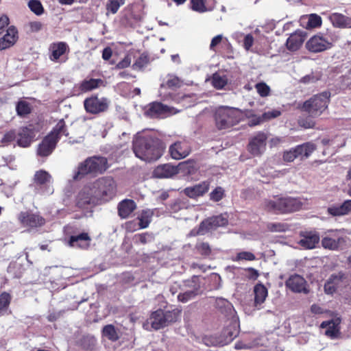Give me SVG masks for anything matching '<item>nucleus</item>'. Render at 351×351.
Instances as JSON below:
<instances>
[{
  "instance_id": "nucleus-1",
  "label": "nucleus",
  "mask_w": 351,
  "mask_h": 351,
  "mask_svg": "<svg viewBox=\"0 0 351 351\" xmlns=\"http://www.w3.org/2000/svg\"><path fill=\"white\" fill-rule=\"evenodd\" d=\"M162 141L154 136L136 135L133 140L135 156L142 160L152 162L159 159L165 150Z\"/></svg>"
},
{
  "instance_id": "nucleus-2",
  "label": "nucleus",
  "mask_w": 351,
  "mask_h": 351,
  "mask_svg": "<svg viewBox=\"0 0 351 351\" xmlns=\"http://www.w3.org/2000/svg\"><path fill=\"white\" fill-rule=\"evenodd\" d=\"M65 128V123L63 119L60 120L53 130L48 134L38 145L37 154L40 156H48L50 155L56 146L57 142L62 135L68 136Z\"/></svg>"
},
{
  "instance_id": "nucleus-3",
  "label": "nucleus",
  "mask_w": 351,
  "mask_h": 351,
  "mask_svg": "<svg viewBox=\"0 0 351 351\" xmlns=\"http://www.w3.org/2000/svg\"><path fill=\"white\" fill-rule=\"evenodd\" d=\"M241 111L237 108L222 106L215 112V122L218 129L229 128L237 124L241 119Z\"/></svg>"
},
{
  "instance_id": "nucleus-4",
  "label": "nucleus",
  "mask_w": 351,
  "mask_h": 351,
  "mask_svg": "<svg viewBox=\"0 0 351 351\" xmlns=\"http://www.w3.org/2000/svg\"><path fill=\"white\" fill-rule=\"evenodd\" d=\"M88 184L99 202L108 201L116 194L117 184L111 177H102Z\"/></svg>"
},
{
  "instance_id": "nucleus-5",
  "label": "nucleus",
  "mask_w": 351,
  "mask_h": 351,
  "mask_svg": "<svg viewBox=\"0 0 351 351\" xmlns=\"http://www.w3.org/2000/svg\"><path fill=\"white\" fill-rule=\"evenodd\" d=\"M181 311L178 308H174L171 311H164L158 309L152 313L147 323L154 330L162 328L171 323L176 322L180 317Z\"/></svg>"
},
{
  "instance_id": "nucleus-6",
  "label": "nucleus",
  "mask_w": 351,
  "mask_h": 351,
  "mask_svg": "<svg viewBox=\"0 0 351 351\" xmlns=\"http://www.w3.org/2000/svg\"><path fill=\"white\" fill-rule=\"evenodd\" d=\"M108 162L105 157L93 156L87 158L81 163L73 175V180H80L84 175L90 173H102L108 168Z\"/></svg>"
},
{
  "instance_id": "nucleus-7",
  "label": "nucleus",
  "mask_w": 351,
  "mask_h": 351,
  "mask_svg": "<svg viewBox=\"0 0 351 351\" xmlns=\"http://www.w3.org/2000/svg\"><path fill=\"white\" fill-rule=\"evenodd\" d=\"M330 94L328 92H323L315 95L304 102L302 110L311 117L320 116L328 108Z\"/></svg>"
},
{
  "instance_id": "nucleus-8",
  "label": "nucleus",
  "mask_w": 351,
  "mask_h": 351,
  "mask_svg": "<svg viewBox=\"0 0 351 351\" xmlns=\"http://www.w3.org/2000/svg\"><path fill=\"white\" fill-rule=\"evenodd\" d=\"M265 208L274 213H289L299 210L302 204L298 199L293 197L275 198L265 202Z\"/></svg>"
},
{
  "instance_id": "nucleus-9",
  "label": "nucleus",
  "mask_w": 351,
  "mask_h": 351,
  "mask_svg": "<svg viewBox=\"0 0 351 351\" xmlns=\"http://www.w3.org/2000/svg\"><path fill=\"white\" fill-rule=\"evenodd\" d=\"M337 40V36L332 33L317 34L306 43V48L313 53L322 52L330 49Z\"/></svg>"
},
{
  "instance_id": "nucleus-10",
  "label": "nucleus",
  "mask_w": 351,
  "mask_h": 351,
  "mask_svg": "<svg viewBox=\"0 0 351 351\" xmlns=\"http://www.w3.org/2000/svg\"><path fill=\"white\" fill-rule=\"evenodd\" d=\"M110 101L104 97L92 95L84 101V106L86 112L92 114H97L106 112L109 108Z\"/></svg>"
},
{
  "instance_id": "nucleus-11",
  "label": "nucleus",
  "mask_w": 351,
  "mask_h": 351,
  "mask_svg": "<svg viewBox=\"0 0 351 351\" xmlns=\"http://www.w3.org/2000/svg\"><path fill=\"white\" fill-rule=\"evenodd\" d=\"M99 202L89 184L80 191L76 198V205L80 208H88V206L92 207Z\"/></svg>"
},
{
  "instance_id": "nucleus-12",
  "label": "nucleus",
  "mask_w": 351,
  "mask_h": 351,
  "mask_svg": "<svg viewBox=\"0 0 351 351\" xmlns=\"http://www.w3.org/2000/svg\"><path fill=\"white\" fill-rule=\"evenodd\" d=\"M228 223V219L226 214H221L209 217L200 223L197 234L203 235L207 232L215 230L218 227L225 226Z\"/></svg>"
},
{
  "instance_id": "nucleus-13",
  "label": "nucleus",
  "mask_w": 351,
  "mask_h": 351,
  "mask_svg": "<svg viewBox=\"0 0 351 351\" xmlns=\"http://www.w3.org/2000/svg\"><path fill=\"white\" fill-rule=\"evenodd\" d=\"M267 136L264 132H258L254 135L248 144V151L254 156H261L266 149Z\"/></svg>"
},
{
  "instance_id": "nucleus-14",
  "label": "nucleus",
  "mask_w": 351,
  "mask_h": 351,
  "mask_svg": "<svg viewBox=\"0 0 351 351\" xmlns=\"http://www.w3.org/2000/svg\"><path fill=\"white\" fill-rule=\"evenodd\" d=\"M36 134L35 127L32 124L21 128L16 133L17 145L22 147H29L36 136Z\"/></svg>"
},
{
  "instance_id": "nucleus-15",
  "label": "nucleus",
  "mask_w": 351,
  "mask_h": 351,
  "mask_svg": "<svg viewBox=\"0 0 351 351\" xmlns=\"http://www.w3.org/2000/svg\"><path fill=\"white\" fill-rule=\"evenodd\" d=\"M52 178L51 175L45 170L37 171L34 177V182L36 186L44 187V194L49 195L53 192V189L50 186Z\"/></svg>"
},
{
  "instance_id": "nucleus-16",
  "label": "nucleus",
  "mask_w": 351,
  "mask_h": 351,
  "mask_svg": "<svg viewBox=\"0 0 351 351\" xmlns=\"http://www.w3.org/2000/svg\"><path fill=\"white\" fill-rule=\"evenodd\" d=\"M191 152V147L186 142L178 141L172 144L169 149V152L172 158L180 160L188 156Z\"/></svg>"
},
{
  "instance_id": "nucleus-17",
  "label": "nucleus",
  "mask_w": 351,
  "mask_h": 351,
  "mask_svg": "<svg viewBox=\"0 0 351 351\" xmlns=\"http://www.w3.org/2000/svg\"><path fill=\"white\" fill-rule=\"evenodd\" d=\"M18 219L21 224L25 227L36 228L45 223V219L38 215L28 212H21Z\"/></svg>"
},
{
  "instance_id": "nucleus-18",
  "label": "nucleus",
  "mask_w": 351,
  "mask_h": 351,
  "mask_svg": "<svg viewBox=\"0 0 351 351\" xmlns=\"http://www.w3.org/2000/svg\"><path fill=\"white\" fill-rule=\"evenodd\" d=\"M320 237L316 232H306L302 233L298 243L304 249L311 250L319 243Z\"/></svg>"
},
{
  "instance_id": "nucleus-19",
  "label": "nucleus",
  "mask_w": 351,
  "mask_h": 351,
  "mask_svg": "<svg viewBox=\"0 0 351 351\" xmlns=\"http://www.w3.org/2000/svg\"><path fill=\"white\" fill-rule=\"evenodd\" d=\"M337 231L330 230L322 239V245L325 249L336 250L344 242L343 238L337 234Z\"/></svg>"
},
{
  "instance_id": "nucleus-20",
  "label": "nucleus",
  "mask_w": 351,
  "mask_h": 351,
  "mask_svg": "<svg viewBox=\"0 0 351 351\" xmlns=\"http://www.w3.org/2000/svg\"><path fill=\"white\" fill-rule=\"evenodd\" d=\"M285 285L293 292L306 293V281L303 277L300 275L295 274L291 276L286 281Z\"/></svg>"
},
{
  "instance_id": "nucleus-21",
  "label": "nucleus",
  "mask_w": 351,
  "mask_h": 351,
  "mask_svg": "<svg viewBox=\"0 0 351 351\" xmlns=\"http://www.w3.org/2000/svg\"><path fill=\"white\" fill-rule=\"evenodd\" d=\"M210 186V182L204 181L192 186L184 189V193L190 198L195 199L206 193Z\"/></svg>"
},
{
  "instance_id": "nucleus-22",
  "label": "nucleus",
  "mask_w": 351,
  "mask_h": 351,
  "mask_svg": "<svg viewBox=\"0 0 351 351\" xmlns=\"http://www.w3.org/2000/svg\"><path fill=\"white\" fill-rule=\"evenodd\" d=\"M328 19L335 27L351 28V18L341 13L333 12L328 15Z\"/></svg>"
},
{
  "instance_id": "nucleus-23",
  "label": "nucleus",
  "mask_w": 351,
  "mask_h": 351,
  "mask_svg": "<svg viewBox=\"0 0 351 351\" xmlns=\"http://www.w3.org/2000/svg\"><path fill=\"white\" fill-rule=\"evenodd\" d=\"M169 113L171 108L160 102L152 103L147 111V114L152 118L162 117Z\"/></svg>"
},
{
  "instance_id": "nucleus-24",
  "label": "nucleus",
  "mask_w": 351,
  "mask_h": 351,
  "mask_svg": "<svg viewBox=\"0 0 351 351\" xmlns=\"http://www.w3.org/2000/svg\"><path fill=\"white\" fill-rule=\"evenodd\" d=\"M178 173V168L170 164L158 166L154 171V176L158 178H170Z\"/></svg>"
},
{
  "instance_id": "nucleus-25",
  "label": "nucleus",
  "mask_w": 351,
  "mask_h": 351,
  "mask_svg": "<svg viewBox=\"0 0 351 351\" xmlns=\"http://www.w3.org/2000/svg\"><path fill=\"white\" fill-rule=\"evenodd\" d=\"M18 32L14 27L7 29V33L0 39V49L3 50L12 46L16 41Z\"/></svg>"
},
{
  "instance_id": "nucleus-26",
  "label": "nucleus",
  "mask_w": 351,
  "mask_h": 351,
  "mask_svg": "<svg viewBox=\"0 0 351 351\" xmlns=\"http://www.w3.org/2000/svg\"><path fill=\"white\" fill-rule=\"evenodd\" d=\"M68 49V45L64 42L54 43L49 46V59L51 61L57 62Z\"/></svg>"
},
{
  "instance_id": "nucleus-27",
  "label": "nucleus",
  "mask_w": 351,
  "mask_h": 351,
  "mask_svg": "<svg viewBox=\"0 0 351 351\" xmlns=\"http://www.w3.org/2000/svg\"><path fill=\"white\" fill-rule=\"evenodd\" d=\"M304 35L302 32H295L287 40L286 45L289 50L295 51L300 49L304 41Z\"/></svg>"
},
{
  "instance_id": "nucleus-28",
  "label": "nucleus",
  "mask_w": 351,
  "mask_h": 351,
  "mask_svg": "<svg viewBox=\"0 0 351 351\" xmlns=\"http://www.w3.org/2000/svg\"><path fill=\"white\" fill-rule=\"evenodd\" d=\"M136 204L132 199H124L118 205L119 215L121 218H127L136 209Z\"/></svg>"
},
{
  "instance_id": "nucleus-29",
  "label": "nucleus",
  "mask_w": 351,
  "mask_h": 351,
  "mask_svg": "<svg viewBox=\"0 0 351 351\" xmlns=\"http://www.w3.org/2000/svg\"><path fill=\"white\" fill-rule=\"evenodd\" d=\"M90 241V238L88 234L83 232L77 235L71 236L69 239V245L72 247L85 248L89 245Z\"/></svg>"
},
{
  "instance_id": "nucleus-30",
  "label": "nucleus",
  "mask_w": 351,
  "mask_h": 351,
  "mask_svg": "<svg viewBox=\"0 0 351 351\" xmlns=\"http://www.w3.org/2000/svg\"><path fill=\"white\" fill-rule=\"evenodd\" d=\"M328 212L332 216H341L351 212V199L346 200L339 206H333L328 208Z\"/></svg>"
},
{
  "instance_id": "nucleus-31",
  "label": "nucleus",
  "mask_w": 351,
  "mask_h": 351,
  "mask_svg": "<svg viewBox=\"0 0 351 351\" xmlns=\"http://www.w3.org/2000/svg\"><path fill=\"white\" fill-rule=\"evenodd\" d=\"M342 276L340 274H332L324 285V291L326 294L334 293L341 281Z\"/></svg>"
},
{
  "instance_id": "nucleus-32",
  "label": "nucleus",
  "mask_w": 351,
  "mask_h": 351,
  "mask_svg": "<svg viewBox=\"0 0 351 351\" xmlns=\"http://www.w3.org/2000/svg\"><path fill=\"white\" fill-rule=\"evenodd\" d=\"M101 86H104V82L101 79H86L81 82L80 89L83 92H88Z\"/></svg>"
},
{
  "instance_id": "nucleus-33",
  "label": "nucleus",
  "mask_w": 351,
  "mask_h": 351,
  "mask_svg": "<svg viewBox=\"0 0 351 351\" xmlns=\"http://www.w3.org/2000/svg\"><path fill=\"white\" fill-rule=\"evenodd\" d=\"M255 306L261 305L265 300L268 292L267 288L263 284H257L254 288Z\"/></svg>"
},
{
  "instance_id": "nucleus-34",
  "label": "nucleus",
  "mask_w": 351,
  "mask_h": 351,
  "mask_svg": "<svg viewBox=\"0 0 351 351\" xmlns=\"http://www.w3.org/2000/svg\"><path fill=\"white\" fill-rule=\"evenodd\" d=\"M295 148L298 157L302 156L308 158L315 149L316 146L314 143L311 142H308L298 145Z\"/></svg>"
},
{
  "instance_id": "nucleus-35",
  "label": "nucleus",
  "mask_w": 351,
  "mask_h": 351,
  "mask_svg": "<svg viewBox=\"0 0 351 351\" xmlns=\"http://www.w3.org/2000/svg\"><path fill=\"white\" fill-rule=\"evenodd\" d=\"M214 0H191V9L199 13H204L210 10L208 5Z\"/></svg>"
},
{
  "instance_id": "nucleus-36",
  "label": "nucleus",
  "mask_w": 351,
  "mask_h": 351,
  "mask_svg": "<svg viewBox=\"0 0 351 351\" xmlns=\"http://www.w3.org/2000/svg\"><path fill=\"white\" fill-rule=\"evenodd\" d=\"M102 335L111 341H116L119 339V331L112 324H108L103 328Z\"/></svg>"
},
{
  "instance_id": "nucleus-37",
  "label": "nucleus",
  "mask_w": 351,
  "mask_h": 351,
  "mask_svg": "<svg viewBox=\"0 0 351 351\" xmlns=\"http://www.w3.org/2000/svg\"><path fill=\"white\" fill-rule=\"evenodd\" d=\"M154 213L150 209L143 210L138 217V226L139 229L146 228L149 226Z\"/></svg>"
},
{
  "instance_id": "nucleus-38",
  "label": "nucleus",
  "mask_w": 351,
  "mask_h": 351,
  "mask_svg": "<svg viewBox=\"0 0 351 351\" xmlns=\"http://www.w3.org/2000/svg\"><path fill=\"white\" fill-rule=\"evenodd\" d=\"M182 80L176 75L168 74L160 85V88H176L180 87Z\"/></svg>"
},
{
  "instance_id": "nucleus-39",
  "label": "nucleus",
  "mask_w": 351,
  "mask_h": 351,
  "mask_svg": "<svg viewBox=\"0 0 351 351\" xmlns=\"http://www.w3.org/2000/svg\"><path fill=\"white\" fill-rule=\"evenodd\" d=\"M322 328H326L325 334L332 339H335L339 334V328L337 324L333 321L324 322L321 324Z\"/></svg>"
},
{
  "instance_id": "nucleus-40",
  "label": "nucleus",
  "mask_w": 351,
  "mask_h": 351,
  "mask_svg": "<svg viewBox=\"0 0 351 351\" xmlns=\"http://www.w3.org/2000/svg\"><path fill=\"white\" fill-rule=\"evenodd\" d=\"M12 296L4 291L0 294V317L3 315L8 310L11 302Z\"/></svg>"
},
{
  "instance_id": "nucleus-41",
  "label": "nucleus",
  "mask_w": 351,
  "mask_h": 351,
  "mask_svg": "<svg viewBox=\"0 0 351 351\" xmlns=\"http://www.w3.org/2000/svg\"><path fill=\"white\" fill-rule=\"evenodd\" d=\"M228 83V78L226 75H220L215 73L212 76V84L217 89H222Z\"/></svg>"
},
{
  "instance_id": "nucleus-42",
  "label": "nucleus",
  "mask_w": 351,
  "mask_h": 351,
  "mask_svg": "<svg viewBox=\"0 0 351 351\" xmlns=\"http://www.w3.org/2000/svg\"><path fill=\"white\" fill-rule=\"evenodd\" d=\"M184 286L189 290L194 291L198 293L200 289V282L198 276H193L191 279L184 282Z\"/></svg>"
},
{
  "instance_id": "nucleus-43",
  "label": "nucleus",
  "mask_w": 351,
  "mask_h": 351,
  "mask_svg": "<svg viewBox=\"0 0 351 351\" xmlns=\"http://www.w3.org/2000/svg\"><path fill=\"white\" fill-rule=\"evenodd\" d=\"M322 25V19L319 16L315 14H310L307 18V22L305 27L306 29H311L319 27Z\"/></svg>"
},
{
  "instance_id": "nucleus-44",
  "label": "nucleus",
  "mask_w": 351,
  "mask_h": 351,
  "mask_svg": "<svg viewBox=\"0 0 351 351\" xmlns=\"http://www.w3.org/2000/svg\"><path fill=\"white\" fill-rule=\"evenodd\" d=\"M321 78V74L319 72H312L302 77L300 80V82L304 84H312L319 80Z\"/></svg>"
},
{
  "instance_id": "nucleus-45",
  "label": "nucleus",
  "mask_w": 351,
  "mask_h": 351,
  "mask_svg": "<svg viewBox=\"0 0 351 351\" xmlns=\"http://www.w3.org/2000/svg\"><path fill=\"white\" fill-rule=\"evenodd\" d=\"M16 139V132L15 130H10L5 133L0 141V147H5L10 145Z\"/></svg>"
},
{
  "instance_id": "nucleus-46",
  "label": "nucleus",
  "mask_w": 351,
  "mask_h": 351,
  "mask_svg": "<svg viewBox=\"0 0 351 351\" xmlns=\"http://www.w3.org/2000/svg\"><path fill=\"white\" fill-rule=\"evenodd\" d=\"M178 173L181 172L191 173L194 170V162L191 160L180 162L178 166Z\"/></svg>"
},
{
  "instance_id": "nucleus-47",
  "label": "nucleus",
  "mask_w": 351,
  "mask_h": 351,
  "mask_svg": "<svg viewBox=\"0 0 351 351\" xmlns=\"http://www.w3.org/2000/svg\"><path fill=\"white\" fill-rule=\"evenodd\" d=\"M256 259L255 255L250 252L243 251L237 254V255L232 258L233 261H254Z\"/></svg>"
},
{
  "instance_id": "nucleus-48",
  "label": "nucleus",
  "mask_w": 351,
  "mask_h": 351,
  "mask_svg": "<svg viewBox=\"0 0 351 351\" xmlns=\"http://www.w3.org/2000/svg\"><path fill=\"white\" fill-rule=\"evenodd\" d=\"M29 9L36 15L40 16L44 12V8L38 0H30L28 3Z\"/></svg>"
},
{
  "instance_id": "nucleus-49",
  "label": "nucleus",
  "mask_w": 351,
  "mask_h": 351,
  "mask_svg": "<svg viewBox=\"0 0 351 351\" xmlns=\"http://www.w3.org/2000/svg\"><path fill=\"white\" fill-rule=\"evenodd\" d=\"M16 109L19 116H25L31 112L29 105L24 101H19L16 105Z\"/></svg>"
},
{
  "instance_id": "nucleus-50",
  "label": "nucleus",
  "mask_w": 351,
  "mask_h": 351,
  "mask_svg": "<svg viewBox=\"0 0 351 351\" xmlns=\"http://www.w3.org/2000/svg\"><path fill=\"white\" fill-rule=\"evenodd\" d=\"M149 63V58L147 55L143 53L139 58L136 60L134 64H133L134 69L141 70L144 67H145Z\"/></svg>"
},
{
  "instance_id": "nucleus-51",
  "label": "nucleus",
  "mask_w": 351,
  "mask_h": 351,
  "mask_svg": "<svg viewBox=\"0 0 351 351\" xmlns=\"http://www.w3.org/2000/svg\"><path fill=\"white\" fill-rule=\"evenodd\" d=\"M196 248L198 252L204 256H208L210 255L212 250L208 243L201 242L197 244Z\"/></svg>"
},
{
  "instance_id": "nucleus-52",
  "label": "nucleus",
  "mask_w": 351,
  "mask_h": 351,
  "mask_svg": "<svg viewBox=\"0 0 351 351\" xmlns=\"http://www.w3.org/2000/svg\"><path fill=\"white\" fill-rule=\"evenodd\" d=\"M125 3V0H110L107 4V10L112 14L117 12L121 5Z\"/></svg>"
},
{
  "instance_id": "nucleus-53",
  "label": "nucleus",
  "mask_w": 351,
  "mask_h": 351,
  "mask_svg": "<svg viewBox=\"0 0 351 351\" xmlns=\"http://www.w3.org/2000/svg\"><path fill=\"white\" fill-rule=\"evenodd\" d=\"M197 294L198 293L194 291L187 289L184 293H180L178 295V299L182 302H186L189 300L194 298Z\"/></svg>"
},
{
  "instance_id": "nucleus-54",
  "label": "nucleus",
  "mask_w": 351,
  "mask_h": 351,
  "mask_svg": "<svg viewBox=\"0 0 351 351\" xmlns=\"http://www.w3.org/2000/svg\"><path fill=\"white\" fill-rule=\"evenodd\" d=\"M224 196V190L218 186L210 193V199L214 202L220 201Z\"/></svg>"
},
{
  "instance_id": "nucleus-55",
  "label": "nucleus",
  "mask_w": 351,
  "mask_h": 351,
  "mask_svg": "<svg viewBox=\"0 0 351 351\" xmlns=\"http://www.w3.org/2000/svg\"><path fill=\"white\" fill-rule=\"evenodd\" d=\"M223 335L227 336L226 339H225L224 341L215 340L214 341H213L211 343L212 345H213V346H218V345L223 346L225 344H227L228 342L231 341L236 337V334H234V332H230L228 330H226L223 332Z\"/></svg>"
},
{
  "instance_id": "nucleus-56",
  "label": "nucleus",
  "mask_w": 351,
  "mask_h": 351,
  "mask_svg": "<svg viewBox=\"0 0 351 351\" xmlns=\"http://www.w3.org/2000/svg\"><path fill=\"white\" fill-rule=\"evenodd\" d=\"M268 229L271 232H285L287 230L288 226L285 223H272L267 226Z\"/></svg>"
},
{
  "instance_id": "nucleus-57",
  "label": "nucleus",
  "mask_w": 351,
  "mask_h": 351,
  "mask_svg": "<svg viewBox=\"0 0 351 351\" xmlns=\"http://www.w3.org/2000/svg\"><path fill=\"white\" fill-rule=\"evenodd\" d=\"M256 89L261 97L269 95L270 92L269 87L265 83H258L256 85Z\"/></svg>"
},
{
  "instance_id": "nucleus-58",
  "label": "nucleus",
  "mask_w": 351,
  "mask_h": 351,
  "mask_svg": "<svg viewBox=\"0 0 351 351\" xmlns=\"http://www.w3.org/2000/svg\"><path fill=\"white\" fill-rule=\"evenodd\" d=\"M298 156L295 152V148H293L288 152H285L283 155V159L287 162H292Z\"/></svg>"
},
{
  "instance_id": "nucleus-59",
  "label": "nucleus",
  "mask_w": 351,
  "mask_h": 351,
  "mask_svg": "<svg viewBox=\"0 0 351 351\" xmlns=\"http://www.w3.org/2000/svg\"><path fill=\"white\" fill-rule=\"evenodd\" d=\"M280 115V112L277 110H273L271 111H268L264 112L261 116L263 117V121L269 120L273 118L278 117Z\"/></svg>"
},
{
  "instance_id": "nucleus-60",
  "label": "nucleus",
  "mask_w": 351,
  "mask_h": 351,
  "mask_svg": "<svg viewBox=\"0 0 351 351\" xmlns=\"http://www.w3.org/2000/svg\"><path fill=\"white\" fill-rule=\"evenodd\" d=\"M254 43V38L252 34H247L243 40V47L246 50H249L250 47L253 45Z\"/></svg>"
},
{
  "instance_id": "nucleus-61",
  "label": "nucleus",
  "mask_w": 351,
  "mask_h": 351,
  "mask_svg": "<svg viewBox=\"0 0 351 351\" xmlns=\"http://www.w3.org/2000/svg\"><path fill=\"white\" fill-rule=\"evenodd\" d=\"M263 121H264L263 119L262 116L252 115L248 121V125L250 126H254V125L260 124L261 123H262Z\"/></svg>"
},
{
  "instance_id": "nucleus-62",
  "label": "nucleus",
  "mask_w": 351,
  "mask_h": 351,
  "mask_svg": "<svg viewBox=\"0 0 351 351\" xmlns=\"http://www.w3.org/2000/svg\"><path fill=\"white\" fill-rule=\"evenodd\" d=\"M43 23L40 21H32L29 23L30 30L33 32H37L42 29Z\"/></svg>"
},
{
  "instance_id": "nucleus-63",
  "label": "nucleus",
  "mask_w": 351,
  "mask_h": 351,
  "mask_svg": "<svg viewBox=\"0 0 351 351\" xmlns=\"http://www.w3.org/2000/svg\"><path fill=\"white\" fill-rule=\"evenodd\" d=\"M131 59L129 56H125L121 61H120L116 66L117 69H124L130 66Z\"/></svg>"
},
{
  "instance_id": "nucleus-64",
  "label": "nucleus",
  "mask_w": 351,
  "mask_h": 351,
  "mask_svg": "<svg viewBox=\"0 0 351 351\" xmlns=\"http://www.w3.org/2000/svg\"><path fill=\"white\" fill-rule=\"evenodd\" d=\"M222 40V36L221 35H217L215 36L210 43V49L214 51L215 47H216L217 45H219Z\"/></svg>"
}]
</instances>
